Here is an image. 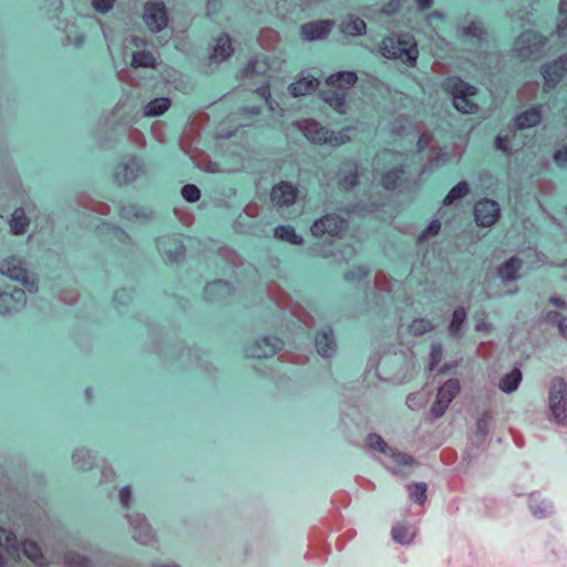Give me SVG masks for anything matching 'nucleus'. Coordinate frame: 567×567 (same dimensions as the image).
I'll return each instance as SVG.
<instances>
[{"instance_id":"obj_1","label":"nucleus","mask_w":567,"mask_h":567,"mask_svg":"<svg viewBox=\"0 0 567 567\" xmlns=\"http://www.w3.org/2000/svg\"><path fill=\"white\" fill-rule=\"evenodd\" d=\"M358 81L354 72L343 71L332 74L326 81V89L321 91V96L331 107L340 114L347 112L346 94Z\"/></svg>"},{"instance_id":"obj_2","label":"nucleus","mask_w":567,"mask_h":567,"mask_svg":"<svg viewBox=\"0 0 567 567\" xmlns=\"http://www.w3.org/2000/svg\"><path fill=\"white\" fill-rule=\"evenodd\" d=\"M547 417L558 425H567V384L555 377L548 385Z\"/></svg>"},{"instance_id":"obj_3","label":"nucleus","mask_w":567,"mask_h":567,"mask_svg":"<svg viewBox=\"0 0 567 567\" xmlns=\"http://www.w3.org/2000/svg\"><path fill=\"white\" fill-rule=\"evenodd\" d=\"M380 49L384 56L400 59L410 64L416 61L419 54L416 42L410 34L388 37Z\"/></svg>"},{"instance_id":"obj_4","label":"nucleus","mask_w":567,"mask_h":567,"mask_svg":"<svg viewBox=\"0 0 567 567\" xmlns=\"http://www.w3.org/2000/svg\"><path fill=\"white\" fill-rule=\"evenodd\" d=\"M375 165L385 171L381 175V184L386 189H394L404 174L403 155L384 151L377 155Z\"/></svg>"},{"instance_id":"obj_5","label":"nucleus","mask_w":567,"mask_h":567,"mask_svg":"<svg viewBox=\"0 0 567 567\" xmlns=\"http://www.w3.org/2000/svg\"><path fill=\"white\" fill-rule=\"evenodd\" d=\"M445 86L452 95L453 104L456 110L465 114L476 112L477 104L473 100L476 95V89L474 86L468 85L457 78L447 79Z\"/></svg>"},{"instance_id":"obj_6","label":"nucleus","mask_w":567,"mask_h":567,"mask_svg":"<svg viewBox=\"0 0 567 567\" xmlns=\"http://www.w3.org/2000/svg\"><path fill=\"white\" fill-rule=\"evenodd\" d=\"M298 126L302 130L305 136L315 144L339 146L350 141V137L344 132L329 131L316 121L306 120L299 123Z\"/></svg>"},{"instance_id":"obj_7","label":"nucleus","mask_w":567,"mask_h":567,"mask_svg":"<svg viewBox=\"0 0 567 567\" xmlns=\"http://www.w3.org/2000/svg\"><path fill=\"white\" fill-rule=\"evenodd\" d=\"M0 272L16 281L21 282L30 293L38 291L37 281L24 266V261L16 256H10L0 262Z\"/></svg>"},{"instance_id":"obj_8","label":"nucleus","mask_w":567,"mask_h":567,"mask_svg":"<svg viewBox=\"0 0 567 567\" xmlns=\"http://www.w3.org/2000/svg\"><path fill=\"white\" fill-rule=\"evenodd\" d=\"M460 390L461 385L457 379L447 380L439 389L436 400L430 411L433 419H439L445 413L450 403L458 394Z\"/></svg>"},{"instance_id":"obj_9","label":"nucleus","mask_w":567,"mask_h":567,"mask_svg":"<svg viewBox=\"0 0 567 567\" xmlns=\"http://www.w3.org/2000/svg\"><path fill=\"white\" fill-rule=\"evenodd\" d=\"M348 227L347 220L338 215L330 214L316 220L311 227V234L315 237H322L324 235L331 237L341 236Z\"/></svg>"},{"instance_id":"obj_10","label":"nucleus","mask_w":567,"mask_h":567,"mask_svg":"<svg viewBox=\"0 0 567 567\" xmlns=\"http://www.w3.org/2000/svg\"><path fill=\"white\" fill-rule=\"evenodd\" d=\"M141 167V161L137 156H125L115 166L113 179L118 186L128 185L138 177Z\"/></svg>"},{"instance_id":"obj_11","label":"nucleus","mask_w":567,"mask_h":567,"mask_svg":"<svg viewBox=\"0 0 567 567\" xmlns=\"http://www.w3.org/2000/svg\"><path fill=\"white\" fill-rule=\"evenodd\" d=\"M543 47V38L534 31L522 33L515 42V51L522 59H535Z\"/></svg>"},{"instance_id":"obj_12","label":"nucleus","mask_w":567,"mask_h":567,"mask_svg":"<svg viewBox=\"0 0 567 567\" xmlns=\"http://www.w3.org/2000/svg\"><path fill=\"white\" fill-rule=\"evenodd\" d=\"M474 216L478 226L491 227L501 217L499 205L492 199H481L474 206Z\"/></svg>"},{"instance_id":"obj_13","label":"nucleus","mask_w":567,"mask_h":567,"mask_svg":"<svg viewBox=\"0 0 567 567\" xmlns=\"http://www.w3.org/2000/svg\"><path fill=\"white\" fill-rule=\"evenodd\" d=\"M144 23L152 32H159L168 24V16L163 2L144 6Z\"/></svg>"},{"instance_id":"obj_14","label":"nucleus","mask_w":567,"mask_h":567,"mask_svg":"<svg viewBox=\"0 0 567 567\" xmlns=\"http://www.w3.org/2000/svg\"><path fill=\"white\" fill-rule=\"evenodd\" d=\"M27 303L25 291L19 288L0 293V315L11 316L24 308Z\"/></svg>"},{"instance_id":"obj_15","label":"nucleus","mask_w":567,"mask_h":567,"mask_svg":"<svg viewBox=\"0 0 567 567\" xmlns=\"http://www.w3.org/2000/svg\"><path fill=\"white\" fill-rule=\"evenodd\" d=\"M269 297L281 308L290 307L291 312L296 316L300 321H302L306 326L311 327L313 324V318L300 306L292 305L290 306L289 297L287 293L278 286L272 285L268 288Z\"/></svg>"},{"instance_id":"obj_16","label":"nucleus","mask_w":567,"mask_h":567,"mask_svg":"<svg viewBox=\"0 0 567 567\" xmlns=\"http://www.w3.org/2000/svg\"><path fill=\"white\" fill-rule=\"evenodd\" d=\"M118 498L121 502L122 507L126 511L125 517L133 528V538L138 540L141 536L140 526L142 523V519L140 517L138 513L132 512V504H133V493L131 486H124L118 492Z\"/></svg>"},{"instance_id":"obj_17","label":"nucleus","mask_w":567,"mask_h":567,"mask_svg":"<svg viewBox=\"0 0 567 567\" xmlns=\"http://www.w3.org/2000/svg\"><path fill=\"white\" fill-rule=\"evenodd\" d=\"M158 250L171 261H177L185 254V247L178 236L165 235L157 239Z\"/></svg>"},{"instance_id":"obj_18","label":"nucleus","mask_w":567,"mask_h":567,"mask_svg":"<svg viewBox=\"0 0 567 567\" xmlns=\"http://www.w3.org/2000/svg\"><path fill=\"white\" fill-rule=\"evenodd\" d=\"M567 72V55L561 56L554 63L548 64L543 70L545 86L548 89L554 87Z\"/></svg>"},{"instance_id":"obj_19","label":"nucleus","mask_w":567,"mask_h":567,"mask_svg":"<svg viewBox=\"0 0 567 567\" xmlns=\"http://www.w3.org/2000/svg\"><path fill=\"white\" fill-rule=\"evenodd\" d=\"M280 340L277 338H264L247 348V355L252 358H267L274 355L280 348Z\"/></svg>"},{"instance_id":"obj_20","label":"nucleus","mask_w":567,"mask_h":567,"mask_svg":"<svg viewBox=\"0 0 567 567\" xmlns=\"http://www.w3.org/2000/svg\"><path fill=\"white\" fill-rule=\"evenodd\" d=\"M332 27L333 22L330 20L308 22L301 27V34L306 40H320L330 33Z\"/></svg>"},{"instance_id":"obj_21","label":"nucleus","mask_w":567,"mask_h":567,"mask_svg":"<svg viewBox=\"0 0 567 567\" xmlns=\"http://www.w3.org/2000/svg\"><path fill=\"white\" fill-rule=\"evenodd\" d=\"M297 188L289 183H280L271 190V202L277 206H289L295 203Z\"/></svg>"},{"instance_id":"obj_22","label":"nucleus","mask_w":567,"mask_h":567,"mask_svg":"<svg viewBox=\"0 0 567 567\" xmlns=\"http://www.w3.org/2000/svg\"><path fill=\"white\" fill-rule=\"evenodd\" d=\"M234 52L231 40L228 34H223L215 40L213 52L209 59L213 62L219 63L229 58Z\"/></svg>"},{"instance_id":"obj_23","label":"nucleus","mask_w":567,"mask_h":567,"mask_svg":"<svg viewBox=\"0 0 567 567\" xmlns=\"http://www.w3.org/2000/svg\"><path fill=\"white\" fill-rule=\"evenodd\" d=\"M386 466L393 473H399L403 466H412L415 463L414 458L411 455L400 452L393 447L386 455Z\"/></svg>"},{"instance_id":"obj_24","label":"nucleus","mask_w":567,"mask_h":567,"mask_svg":"<svg viewBox=\"0 0 567 567\" xmlns=\"http://www.w3.org/2000/svg\"><path fill=\"white\" fill-rule=\"evenodd\" d=\"M358 183V165L354 162H347L340 171L339 185L348 190L353 188Z\"/></svg>"},{"instance_id":"obj_25","label":"nucleus","mask_w":567,"mask_h":567,"mask_svg":"<svg viewBox=\"0 0 567 567\" xmlns=\"http://www.w3.org/2000/svg\"><path fill=\"white\" fill-rule=\"evenodd\" d=\"M22 553L23 555L34 565L39 567H45L48 561L42 554L41 548L35 542L24 540L22 543Z\"/></svg>"},{"instance_id":"obj_26","label":"nucleus","mask_w":567,"mask_h":567,"mask_svg":"<svg viewBox=\"0 0 567 567\" xmlns=\"http://www.w3.org/2000/svg\"><path fill=\"white\" fill-rule=\"evenodd\" d=\"M30 225V220L23 208H17L13 210L9 220L10 231L13 235H22L27 231Z\"/></svg>"},{"instance_id":"obj_27","label":"nucleus","mask_w":567,"mask_h":567,"mask_svg":"<svg viewBox=\"0 0 567 567\" xmlns=\"http://www.w3.org/2000/svg\"><path fill=\"white\" fill-rule=\"evenodd\" d=\"M341 32L347 35H360L365 32V22L354 16H348L340 24Z\"/></svg>"},{"instance_id":"obj_28","label":"nucleus","mask_w":567,"mask_h":567,"mask_svg":"<svg viewBox=\"0 0 567 567\" xmlns=\"http://www.w3.org/2000/svg\"><path fill=\"white\" fill-rule=\"evenodd\" d=\"M415 535V527L409 524L398 523L392 528L393 539L402 545L410 544L414 539Z\"/></svg>"},{"instance_id":"obj_29","label":"nucleus","mask_w":567,"mask_h":567,"mask_svg":"<svg viewBox=\"0 0 567 567\" xmlns=\"http://www.w3.org/2000/svg\"><path fill=\"white\" fill-rule=\"evenodd\" d=\"M522 267V260L517 257H512L507 261H505L503 265L498 267V276L504 281H512L517 279V272L519 271Z\"/></svg>"},{"instance_id":"obj_30","label":"nucleus","mask_w":567,"mask_h":567,"mask_svg":"<svg viewBox=\"0 0 567 567\" xmlns=\"http://www.w3.org/2000/svg\"><path fill=\"white\" fill-rule=\"evenodd\" d=\"M319 81L316 78H301L289 86L290 93L293 96L306 95L317 89Z\"/></svg>"},{"instance_id":"obj_31","label":"nucleus","mask_w":567,"mask_h":567,"mask_svg":"<svg viewBox=\"0 0 567 567\" xmlns=\"http://www.w3.org/2000/svg\"><path fill=\"white\" fill-rule=\"evenodd\" d=\"M542 120V113L539 109L533 107L526 112L519 114L516 117V126L519 130L533 127L537 125Z\"/></svg>"},{"instance_id":"obj_32","label":"nucleus","mask_w":567,"mask_h":567,"mask_svg":"<svg viewBox=\"0 0 567 567\" xmlns=\"http://www.w3.org/2000/svg\"><path fill=\"white\" fill-rule=\"evenodd\" d=\"M316 347L322 357H330L336 349V342L331 333L321 332L317 336Z\"/></svg>"},{"instance_id":"obj_33","label":"nucleus","mask_w":567,"mask_h":567,"mask_svg":"<svg viewBox=\"0 0 567 567\" xmlns=\"http://www.w3.org/2000/svg\"><path fill=\"white\" fill-rule=\"evenodd\" d=\"M522 381V372L518 368H514L509 373L505 374L499 381V389L503 392L511 393L515 391Z\"/></svg>"},{"instance_id":"obj_34","label":"nucleus","mask_w":567,"mask_h":567,"mask_svg":"<svg viewBox=\"0 0 567 567\" xmlns=\"http://www.w3.org/2000/svg\"><path fill=\"white\" fill-rule=\"evenodd\" d=\"M171 106V100L167 97H158L151 101L146 106H144V115L146 116H157L163 114Z\"/></svg>"},{"instance_id":"obj_35","label":"nucleus","mask_w":567,"mask_h":567,"mask_svg":"<svg viewBox=\"0 0 567 567\" xmlns=\"http://www.w3.org/2000/svg\"><path fill=\"white\" fill-rule=\"evenodd\" d=\"M409 497L411 501L417 503L423 506L426 502V489L427 486L425 483H411L406 486Z\"/></svg>"},{"instance_id":"obj_36","label":"nucleus","mask_w":567,"mask_h":567,"mask_svg":"<svg viewBox=\"0 0 567 567\" xmlns=\"http://www.w3.org/2000/svg\"><path fill=\"white\" fill-rule=\"evenodd\" d=\"M72 460H73V464L79 470H82V471L90 468L93 464V456H92L91 452L86 449L76 450L73 453Z\"/></svg>"},{"instance_id":"obj_37","label":"nucleus","mask_w":567,"mask_h":567,"mask_svg":"<svg viewBox=\"0 0 567 567\" xmlns=\"http://www.w3.org/2000/svg\"><path fill=\"white\" fill-rule=\"evenodd\" d=\"M275 236L278 239L286 240L295 245H301L302 238L295 233V229L290 226H279L275 229Z\"/></svg>"},{"instance_id":"obj_38","label":"nucleus","mask_w":567,"mask_h":567,"mask_svg":"<svg viewBox=\"0 0 567 567\" xmlns=\"http://www.w3.org/2000/svg\"><path fill=\"white\" fill-rule=\"evenodd\" d=\"M0 546L3 547L9 554L17 551V536L7 528H0Z\"/></svg>"},{"instance_id":"obj_39","label":"nucleus","mask_w":567,"mask_h":567,"mask_svg":"<svg viewBox=\"0 0 567 567\" xmlns=\"http://www.w3.org/2000/svg\"><path fill=\"white\" fill-rule=\"evenodd\" d=\"M470 193V187L466 182H460L454 186L444 198V205H451L454 202L465 197Z\"/></svg>"},{"instance_id":"obj_40","label":"nucleus","mask_w":567,"mask_h":567,"mask_svg":"<svg viewBox=\"0 0 567 567\" xmlns=\"http://www.w3.org/2000/svg\"><path fill=\"white\" fill-rule=\"evenodd\" d=\"M367 445L371 450L381 452L385 457L392 449L379 434L375 433H370L368 435Z\"/></svg>"},{"instance_id":"obj_41","label":"nucleus","mask_w":567,"mask_h":567,"mask_svg":"<svg viewBox=\"0 0 567 567\" xmlns=\"http://www.w3.org/2000/svg\"><path fill=\"white\" fill-rule=\"evenodd\" d=\"M466 319V311L464 308L460 307L454 310L452 316V321L449 327V331L451 336H458L462 324Z\"/></svg>"},{"instance_id":"obj_42","label":"nucleus","mask_w":567,"mask_h":567,"mask_svg":"<svg viewBox=\"0 0 567 567\" xmlns=\"http://www.w3.org/2000/svg\"><path fill=\"white\" fill-rule=\"evenodd\" d=\"M278 40H279L278 32L272 29H269V28L262 29L258 37V41H259L260 45L266 49H272L276 45V43L278 42Z\"/></svg>"},{"instance_id":"obj_43","label":"nucleus","mask_w":567,"mask_h":567,"mask_svg":"<svg viewBox=\"0 0 567 567\" xmlns=\"http://www.w3.org/2000/svg\"><path fill=\"white\" fill-rule=\"evenodd\" d=\"M266 71H267V64L264 61L252 60L245 68L244 76L245 78H254L255 74L265 75Z\"/></svg>"},{"instance_id":"obj_44","label":"nucleus","mask_w":567,"mask_h":567,"mask_svg":"<svg viewBox=\"0 0 567 567\" xmlns=\"http://www.w3.org/2000/svg\"><path fill=\"white\" fill-rule=\"evenodd\" d=\"M433 329L434 326L429 319H416L410 324V332L413 336H422Z\"/></svg>"},{"instance_id":"obj_45","label":"nucleus","mask_w":567,"mask_h":567,"mask_svg":"<svg viewBox=\"0 0 567 567\" xmlns=\"http://www.w3.org/2000/svg\"><path fill=\"white\" fill-rule=\"evenodd\" d=\"M228 291H229V287L226 282L217 281V282L208 285L206 287L205 293L208 298L214 299L218 295H221V293L228 292Z\"/></svg>"},{"instance_id":"obj_46","label":"nucleus","mask_w":567,"mask_h":567,"mask_svg":"<svg viewBox=\"0 0 567 567\" xmlns=\"http://www.w3.org/2000/svg\"><path fill=\"white\" fill-rule=\"evenodd\" d=\"M461 31L464 37H473L476 39H482L485 34L482 24L478 22H472L468 25L463 27Z\"/></svg>"},{"instance_id":"obj_47","label":"nucleus","mask_w":567,"mask_h":567,"mask_svg":"<svg viewBox=\"0 0 567 567\" xmlns=\"http://www.w3.org/2000/svg\"><path fill=\"white\" fill-rule=\"evenodd\" d=\"M493 420V414L489 411H485L482 413V415L478 417L476 422L477 432H480L482 435H486L489 431V425Z\"/></svg>"},{"instance_id":"obj_48","label":"nucleus","mask_w":567,"mask_h":567,"mask_svg":"<svg viewBox=\"0 0 567 567\" xmlns=\"http://www.w3.org/2000/svg\"><path fill=\"white\" fill-rule=\"evenodd\" d=\"M182 195L187 202L195 203L200 198V190L197 186L187 184L182 188Z\"/></svg>"},{"instance_id":"obj_49","label":"nucleus","mask_w":567,"mask_h":567,"mask_svg":"<svg viewBox=\"0 0 567 567\" xmlns=\"http://www.w3.org/2000/svg\"><path fill=\"white\" fill-rule=\"evenodd\" d=\"M560 315L558 312H549L547 318L549 321H557L558 328L563 337L567 339V317L559 318Z\"/></svg>"},{"instance_id":"obj_50","label":"nucleus","mask_w":567,"mask_h":567,"mask_svg":"<svg viewBox=\"0 0 567 567\" xmlns=\"http://www.w3.org/2000/svg\"><path fill=\"white\" fill-rule=\"evenodd\" d=\"M68 564L71 567H89L90 559L83 555L72 554L68 557Z\"/></svg>"},{"instance_id":"obj_51","label":"nucleus","mask_w":567,"mask_h":567,"mask_svg":"<svg viewBox=\"0 0 567 567\" xmlns=\"http://www.w3.org/2000/svg\"><path fill=\"white\" fill-rule=\"evenodd\" d=\"M442 355H443L442 344H440V343L433 344L432 349H431V353H430V357H431L430 370H433L434 367L440 363V361L442 360Z\"/></svg>"},{"instance_id":"obj_52","label":"nucleus","mask_w":567,"mask_h":567,"mask_svg":"<svg viewBox=\"0 0 567 567\" xmlns=\"http://www.w3.org/2000/svg\"><path fill=\"white\" fill-rule=\"evenodd\" d=\"M115 0H92L93 8L101 13L109 12L113 6Z\"/></svg>"},{"instance_id":"obj_53","label":"nucleus","mask_w":567,"mask_h":567,"mask_svg":"<svg viewBox=\"0 0 567 567\" xmlns=\"http://www.w3.org/2000/svg\"><path fill=\"white\" fill-rule=\"evenodd\" d=\"M441 229V223L439 220H433L427 228L422 233L420 236V239L425 240L432 236H435L439 234Z\"/></svg>"},{"instance_id":"obj_54","label":"nucleus","mask_w":567,"mask_h":567,"mask_svg":"<svg viewBox=\"0 0 567 567\" xmlns=\"http://www.w3.org/2000/svg\"><path fill=\"white\" fill-rule=\"evenodd\" d=\"M375 287L380 290L388 291L391 287V280L382 272L375 275Z\"/></svg>"},{"instance_id":"obj_55","label":"nucleus","mask_w":567,"mask_h":567,"mask_svg":"<svg viewBox=\"0 0 567 567\" xmlns=\"http://www.w3.org/2000/svg\"><path fill=\"white\" fill-rule=\"evenodd\" d=\"M554 161L558 166H566L567 165V147H563L560 150H557L554 154Z\"/></svg>"},{"instance_id":"obj_56","label":"nucleus","mask_w":567,"mask_h":567,"mask_svg":"<svg viewBox=\"0 0 567 567\" xmlns=\"http://www.w3.org/2000/svg\"><path fill=\"white\" fill-rule=\"evenodd\" d=\"M152 134L158 142H163L165 138L164 124L162 122H155L152 125Z\"/></svg>"},{"instance_id":"obj_57","label":"nucleus","mask_w":567,"mask_h":567,"mask_svg":"<svg viewBox=\"0 0 567 567\" xmlns=\"http://www.w3.org/2000/svg\"><path fill=\"white\" fill-rule=\"evenodd\" d=\"M538 89V84L536 82L527 83L524 89L520 91L526 99H532L535 96V93Z\"/></svg>"},{"instance_id":"obj_58","label":"nucleus","mask_w":567,"mask_h":567,"mask_svg":"<svg viewBox=\"0 0 567 567\" xmlns=\"http://www.w3.org/2000/svg\"><path fill=\"white\" fill-rule=\"evenodd\" d=\"M496 148L508 152L509 151V141L505 136H498L495 141Z\"/></svg>"},{"instance_id":"obj_59","label":"nucleus","mask_w":567,"mask_h":567,"mask_svg":"<svg viewBox=\"0 0 567 567\" xmlns=\"http://www.w3.org/2000/svg\"><path fill=\"white\" fill-rule=\"evenodd\" d=\"M367 270L362 267H359L358 270L354 272V271H351L349 274H347L346 278L348 280H351V279H354V278H358V279H361L363 277L367 276Z\"/></svg>"},{"instance_id":"obj_60","label":"nucleus","mask_w":567,"mask_h":567,"mask_svg":"<svg viewBox=\"0 0 567 567\" xmlns=\"http://www.w3.org/2000/svg\"><path fill=\"white\" fill-rule=\"evenodd\" d=\"M156 63V58L154 54L144 51V68H154Z\"/></svg>"},{"instance_id":"obj_61","label":"nucleus","mask_w":567,"mask_h":567,"mask_svg":"<svg viewBox=\"0 0 567 567\" xmlns=\"http://www.w3.org/2000/svg\"><path fill=\"white\" fill-rule=\"evenodd\" d=\"M131 65L135 69L142 66V52L136 51L132 53V63Z\"/></svg>"},{"instance_id":"obj_62","label":"nucleus","mask_w":567,"mask_h":567,"mask_svg":"<svg viewBox=\"0 0 567 567\" xmlns=\"http://www.w3.org/2000/svg\"><path fill=\"white\" fill-rule=\"evenodd\" d=\"M430 143H431V136L426 133H423L419 138L417 145L420 148H424V147L429 146Z\"/></svg>"},{"instance_id":"obj_63","label":"nucleus","mask_w":567,"mask_h":567,"mask_svg":"<svg viewBox=\"0 0 567 567\" xmlns=\"http://www.w3.org/2000/svg\"><path fill=\"white\" fill-rule=\"evenodd\" d=\"M475 329L477 331H489L491 330V324L485 322V320L483 318L482 320H477Z\"/></svg>"},{"instance_id":"obj_64","label":"nucleus","mask_w":567,"mask_h":567,"mask_svg":"<svg viewBox=\"0 0 567 567\" xmlns=\"http://www.w3.org/2000/svg\"><path fill=\"white\" fill-rule=\"evenodd\" d=\"M567 28V17L566 18H561L557 24V31L560 35L564 34L565 30Z\"/></svg>"}]
</instances>
